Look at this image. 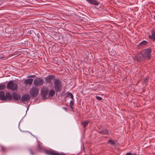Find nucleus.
<instances>
[{
	"instance_id": "nucleus-21",
	"label": "nucleus",
	"mask_w": 155,
	"mask_h": 155,
	"mask_svg": "<svg viewBox=\"0 0 155 155\" xmlns=\"http://www.w3.org/2000/svg\"><path fill=\"white\" fill-rule=\"evenodd\" d=\"M6 87V85L3 84H0V91L4 90Z\"/></svg>"
},
{
	"instance_id": "nucleus-7",
	"label": "nucleus",
	"mask_w": 155,
	"mask_h": 155,
	"mask_svg": "<svg viewBox=\"0 0 155 155\" xmlns=\"http://www.w3.org/2000/svg\"><path fill=\"white\" fill-rule=\"evenodd\" d=\"M44 81L41 78H37L34 81L33 84L35 86H41L44 83Z\"/></svg>"
},
{
	"instance_id": "nucleus-31",
	"label": "nucleus",
	"mask_w": 155,
	"mask_h": 155,
	"mask_svg": "<svg viewBox=\"0 0 155 155\" xmlns=\"http://www.w3.org/2000/svg\"><path fill=\"white\" fill-rule=\"evenodd\" d=\"M63 109L64 110L66 111H67V108L65 107H63Z\"/></svg>"
},
{
	"instance_id": "nucleus-33",
	"label": "nucleus",
	"mask_w": 155,
	"mask_h": 155,
	"mask_svg": "<svg viewBox=\"0 0 155 155\" xmlns=\"http://www.w3.org/2000/svg\"><path fill=\"white\" fill-rule=\"evenodd\" d=\"M154 18L155 19V15H154Z\"/></svg>"
},
{
	"instance_id": "nucleus-18",
	"label": "nucleus",
	"mask_w": 155,
	"mask_h": 155,
	"mask_svg": "<svg viewBox=\"0 0 155 155\" xmlns=\"http://www.w3.org/2000/svg\"><path fill=\"white\" fill-rule=\"evenodd\" d=\"M147 43V42L146 41H143L140 43L139 45L140 46H142L146 45Z\"/></svg>"
},
{
	"instance_id": "nucleus-25",
	"label": "nucleus",
	"mask_w": 155,
	"mask_h": 155,
	"mask_svg": "<svg viewBox=\"0 0 155 155\" xmlns=\"http://www.w3.org/2000/svg\"><path fill=\"white\" fill-rule=\"evenodd\" d=\"M96 98L98 101H100L102 99V98L101 97L99 96H96Z\"/></svg>"
},
{
	"instance_id": "nucleus-15",
	"label": "nucleus",
	"mask_w": 155,
	"mask_h": 155,
	"mask_svg": "<svg viewBox=\"0 0 155 155\" xmlns=\"http://www.w3.org/2000/svg\"><path fill=\"white\" fill-rule=\"evenodd\" d=\"M86 1L89 2L91 4H92L98 5H99L98 2L95 0H86Z\"/></svg>"
},
{
	"instance_id": "nucleus-28",
	"label": "nucleus",
	"mask_w": 155,
	"mask_h": 155,
	"mask_svg": "<svg viewBox=\"0 0 155 155\" xmlns=\"http://www.w3.org/2000/svg\"><path fill=\"white\" fill-rule=\"evenodd\" d=\"M35 77V76L34 75H33V76H32V75H30V76H29L28 77V78H31V77H32V78H34Z\"/></svg>"
},
{
	"instance_id": "nucleus-1",
	"label": "nucleus",
	"mask_w": 155,
	"mask_h": 155,
	"mask_svg": "<svg viewBox=\"0 0 155 155\" xmlns=\"http://www.w3.org/2000/svg\"><path fill=\"white\" fill-rule=\"evenodd\" d=\"M0 99L2 101H10L12 99V97L11 94L8 92L6 93L5 95V92L4 91H0Z\"/></svg>"
},
{
	"instance_id": "nucleus-26",
	"label": "nucleus",
	"mask_w": 155,
	"mask_h": 155,
	"mask_svg": "<svg viewBox=\"0 0 155 155\" xmlns=\"http://www.w3.org/2000/svg\"><path fill=\"white\" fill-rule=\"evenodd\" d=\"M74 99H73V100H72L70 101V105H73V104H74Z\"/></svg>"
},
{
	"instance_id": "nucleus-32",
	"label": "nucleus",
	"mask_w": 155,
	"mask_h": 155,
	"mask_svg": "<svg viewBox=\"0 0 155 155\" xmlns=\"http://www.w3.org/2000/svg\"><path fill=\"white\" fill-rule=\"evenodd\" d=\"M73 106V105H70V107L72 108V109H73V107H72Z\"/></svg>"
},
{
	"instance_id": "nucleus-13",
	"label": "nucleus",
	"mask_w": 155,
	"mask_h": 155,
	"mask_svg": "<svg viewBox=\"0 0 155 155\" xmlns=\"http://www.w3.org/2000/svg\"><path fill=\"white\" fill-rule=\"evenodd\" d=\"M99 133L103 135H107L108 134V131L106 129H104L98 132Z\"/></svg>"
},
{
	"instance_id": "nucleus-2",
	"label": "nucleus",
	"mask_w": 155,
	"mask_h": 155,
	"mask_svg": "<svg viewBox=\"0 0 155 155\" xmlns=\"http://www.w3.org/2000/svg\"><path fill=\"white\" fill-rule=\"evenodd\" d=\"M54 87L56 92L61 91L62 88V82L59 79H56L54 81Z\"/></svg>"
},
{
	"instance_id": "nucleus-17",
	"label": "nucleus",
	"mask_w": 155,
	"mask_h": 155,
	"mask_svg": "<svg viewBox=\"0 0 155 155\" xmlns=\"http://www.w3.org/2000/svg\"><path fill=\"white\" fill-rule=\"evenodd\" d=\"M55 94V91L53 90H51L49 93V96L52 97Z\"/></svg>"
},
{
	"instance_id": "nucleus-27",
	"label": "nucleus",
	"mask_w": 155,
	"mask_h": 155,
	"mask_svg": "<svg viewBox=\"0 0 155 155\" xmlns=\"http://www.w3.org/2000/svg\"><path fill=\"white\" fill-rule=\"evenodd\" d=\"M126 155H132V154L131 153L129 152V153H127L126 154Z\"/></svg>"
},
{
	"instance_id": "nucleus-22",
	"label": "nucleus",
	"mask_w": 155,
	"mask_h": 155,
	"mask_svg": "<svg viewBox=\"0 0 155 155\" xmlns=\"http://www.w3.org/2000/svg\"><path fill=\"white\" fill-rule=\"evenodd\" d=\"M67 95L68 96H70L72 100H73V95L70 92H68L67 93Z\"/></svg>"
},
{
	"instance_id": "nucleus-20",
	"label": "nucleus",
	"mask_w": 155,
	"mask_h": 155,
	"mask_svg": "<svg viewBox=\"0 0 155 155\" xmlns=\"http://www.w3.org/2000/svg\"><path fill=\"white\" fill-rule=\"evenodd\" d=\"M0 147V150L2 152H5L6 151V147H4L2 146H1Z\"/></svg>"
},
{
	"instance_id": "nucleus-14",
	"label": "nucleus",
	"mask_w": 155,
	"mask_h": 155,
	"mask_svg": "<svg viewBox=\"0 0 155 155\" xmlns=\"http://www.w3.org/2000/svg\"><path fill=\"white\" fill-rule=\"evenodd\" d=\"M150 38L153 41H155V30H153L151 32V35L149 36Z\"/></svg>"
},
{
	"instance_id": "nucleus-19",
	"label": "nucleus",
	"mask_w": 155,
	"mask_h": 155,
	"mask_svg": "<svg viewBox=\"0 0 155 155\" xmlns=\"http://www.w3.org/2000/svg\"><path fill=\"white\" fill-rule=\"evenodd\" d=\"M89 122L87 121H84L81 123V124L84 127H85L88 124Z\"/></svg>"
},
{
	"instance_id": "nucleus-30",
	"label": "nucleus",
	"mask_w": 155,
	"mask_h": 155,
	"mask_svg": "<svg viewBox=\"0 0 155 155\" xmlns=\"http://www.w3.org/2000/svg\"><path fill=\"white\" fill-rule=\"evenodd\" d=\"M38 147L39 148H40V149L41 148V147L40 144L39 143H38Z\"/></svg>"
},
{
	"instance_id": "nucleus-16",
	"label": "nucleus",
	"mask_w": 155,
	"mask_h": 155,
	"mask_svg": "<svg viewBox=\"0 0 155 155\" xmlns=\"http://www.w3.org/2000/svg\"><path fill=\"white\" fill-rule=\"evenodd\" d=\"M13 97L14 99L16 100H18V99H20V96L19 94H16L15 93H14L13 94Z\"/></svg>"
},
{
	"instance_id": "nucleus-5",
	"label": "nucleus",
	"mask_w": 155,
	"mask_h": 155,
	"mask_svg": "<svg viewBox=\"0 0 155 155\" xmlns=\"http://www.w3.org/2000/svg\"><path fill=\"white\" fill-rule=\"evenodd\" d=\"M30 93L33 97L37 96L39 92V90L36 87H33L30 90Z\"/></svg>"
},
{
	"instance_id": "nucleus-23",
	"label": "nucleus",
	"mask_w": 155,
	"mask_h": 155,
	"mask_svg": "<svg viewBox=\"0 0 155 155\" xmlns=\"http://www.w3.org/2000/svg\"><path fill=\"white\" fill-rule=\"evenodd\" d=\"M108 142L109 143H110L112 145H114L115 144L114 142L113 141L111 140H109Z\"/></svg>"
},
{
	"instance_id": "nucleus-11",
	"label": "nucleus",
	"mask_w": 155,
	"mask_h": 155,
	"mask_svg": "<svg viewBox=\"0 0 155 155\" xmlns=\"http://www.w3.org/2000/svg\"><path fill=\"white\" fill-rule=\"evenodd\" d=\"M30 97L28 94H25L21 98V100L22 102L27 101L30 99Z\"/></svg>"
},
{
	"instance_id": "nucleus-3",
	"label": "nucleus",
	"mask_w": 155,
	"mask_h": 155,
	"mask_svg": "<svg viewBox=\"0 0 155 155\" xmlns=\"http://www.w3.org/2000/svg\"><path fill=\"white\" fill-rule=\"evenodd\" d=\"M7 87L12 91H14L17 90L18 85L16 83H14L13 81H11L8 83Z\"/></svg>"
},
{
	"instance_id": "nucleus-10",
	"label": "nucleus",
	"mask_w": 155,
	"mask_h": 155,
	"mask_svg": "<svg viewBox=\"0 0 155 155\" xmlns=\"http://www.w3.org/2000/svg\"><path fill=\"white\" fill-rule=\"evenodd\" d=\"M46 153L49 155H66L65 153H62L60 154L57 152H51L50 151H47Z\"/></svg>"
},
{
	"instance_id": "nucleus-9",
	"label": "nucleus",
	"mask_w": 155,
	"mask_h": 155,
	"mask_svg": "<svg viewBox=\"0 0 155 155\" xmlns=\"http://www.w3.org/2000/svg\"><path fill=\"white\" fill-rule=\"evenodd\" d=\"M136 58L137 60L139 62L142 61L145 59L143 54L140 52L137 54Z\"/></svg>"
},
{
	"instance_id": "nucleus-6",
	"label": "nucleus",
	"mask_w": 155,
	"mask_h": 155,
	"mask_svg": "<svg viewBox=\"0 0 155 155\" xmlns=\"http://www.w3.org/2000/svg\"><path fill=\"white\" fill-rule=\"evenodd\" d=\"M55 76L53 75H49L45 78V81L46 83L52 84L53 81L55 80Z\"/></svg>"
},
{
	"instance_id": "nucleus-12",
	"label": "nucleus",
	"mask_w": 155,
	"mask_h": 155,
	"mask_svg": "<svg viewBox=\"0 0 155 155\" xmlns=\"http://www.w3.org/2000/svg\"><path fill=\"white\" fill-rule=\"evenodd\" d=\"M33 81V79H29L25 80L24 83L25 84L31 85L32 84Z\"/></svg>"
},
{
	"instance_id": "nucleus-4",
	"label": "nucleus",
	"mask_w": 155,
	"mask_h": 155,
	"mask_svg": "<svg viewBox=\"0 0 155 155\" xmlns=\"http://www.w3.org/2000/svg\"><path fill=\"white\" fill-rule=\"evenodd\" d=\"M151 50L150 49H144L142 53L145 59L149 60L151 58Z\"/></svg>"
},
{
	"instance_id": "nucleus-8",
	"label": "nucleus",
	"mask_w": 155,
	"mask_h": 155,
	"mask_svg": "<svg viewBox=\"0 0 155 155\" xmlns=\"http://www.w3.org/2000/svg\"><path fill=\"white\" fill-rule=\"evenodd\" d=\"M49 90L46 88H43L41 91V94L43 99L48 98V94Z\"/></svg>"
},
{
	"instance_id": "nucleus-29",
	"label": "nucleus",
	"mask_w": 155,
	"mask_h": 155,
	"mask_svg": "<svg viewBox=\"0 0 155 155\" xmlns=\"http://www.w3.org/2000/svg\"><path fill=\"white\" fill-rule=\"evenodd\" d=\"M29 151H30V153H31V154H32V155H33V152L32 151V150L30 149L29 150Z\"/></svg>"
},
{
	"instance_id": "nucleus-24",
	"label": "nucleus",
	"mask_w": 155,
	"mask_h": 155,
	"mask_svg": "<svg viewBox=\"0 0 155 155\" xmlns=\"http://www.w3.org/2000/svg\"><path fill=\"white\" fill-rule=\"evenodd\" d=\"M148 80V79H147V78H144L143 79V82L144 83H145V84H146Z\"/></svg>"
}]
</instances>
